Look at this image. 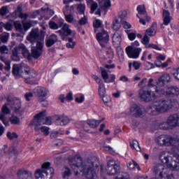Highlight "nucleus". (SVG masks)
Masks as SVG:
<instances>
[{"label": "nucleus", "instance_id": "9d476101", "mask_svg": "<svg viewBox=\"0 0 179 179\" xmlns=\"http://www.w3.org/2000/svg\"><path fill=\"white\" fill-rule=\"evenodd\" d=\"M139 45V42L136 41L131 43V45L126 48V52L129 58H132L133 59L139 58V55H141V52H142V48H138Z\"/></svg>", "mask_w": 179, "mask_h": 179}, {"label": "nucleus", "instance_id": "603ef678", "mask_svg": "<svg viewBox=\"0 0 179 179\" xmlns=\"http://www.w3.org/2000/svg\"><path fill=\"white\" fill-rule=\"evenodd\" d=\"M125 31L128 36L129 40H130L131 41H134V40L136 38V34L129 33V30H126Z\"/></svg>", "mask_w": 179, "mask_h": 179}, {"label": "nucleus", "instance_id": "a211bd4d", "mask_svg": "<svg viewBox=\"0 0 179 179\" xmlns=\"http://www.w3.org/2000/svg\"><path fill=\"white\" fill-rule=\"evenodd\" d=\"M163 24H161V29H164V26H169L173 19L170 15V12L167 10H164L162 13Z\"/></svg>", "mask_w": 179, "mask_h": 179}, {"label": "nucleus", "instance_id": "72a5a7b5", "mask_svg": "<svg viewBox=\"0 0 179 179\" xmlns=\"http://www.w3.org/2000/svg\"><path fill=\"white\" fill-rule=\"evenodd\" d=\"M99 8V5L97 4V3L96 2H93L91 5V13H94V11L95 12V14L96 15H98V16H101V10H100V8Z\"/></svg>", "mask_w": 179, "mask_h": 179}, {"label": "nucleus", "instance_id": "f3484780", "mask_svg": "<svg viewBox=\"0 0 179 179\" xmlns=\"http://www.w3.org/2000/svg\"><path fill=\"white\" fill-rule=\"evenodd\" d=\"M101 76L105 83H113L115 82V75H108V72L104 69H101Z\"/></svg>", "mask_w": 179, "mask_h": 179}, {"label": "nucleus", "instance_id": "b1692460", "mask_svg": "<svg viewBox=\"0 0 179 179\" xmlns=\"http://www.w3.org/2000/svg\"><path fill=\"white\" fill-rule=\"evenodd\" d=\"M17 176L18 178L31 179V172L23 169H20L17 173Z\"/></svg>", "mask_w": 179, "mask_h": 179}, {"label": "nucleus", "instance_id": "39448f33", "mask_svg": "<svg viewBox=\"0 0 179 179\" xmlns=\"http://www.w3.org/2000/svg\"><path fill=\"white\" fill-rule=\"evenodd\" d=\"M46 111L43 110L34 116V119L31 121L29 127H34L36 135L40 133V125H51L52 124V119L51 117L45 116Z\"/></svg>", "mask_w": 179, "mask_h": 179}, {"label": "nucleus", "instance_id": "09e8293b", "mask_svg": "<svg viewBox=\"0 0 179 179\" xmlns=\"http://www.w3.org/2000/svg\"><path fill=\"white\" fill-rule=\"evenodd\" d=\"M0 40L2 43H8V40H9V34L8 33L1 34Z\"/></svg>", "mask_w": 179, "mask_h": 179}, {"label": "nucleus", "instance_id": "052dcab7", "mask_svg": "<svg viewBox=\"0 0 179 179\" xmlns=\"http://www.w3.org/2000/svg\"><path fill=\"white\" fill-rule=\"evenodd\" d=\"M102 100L106 106H108V104H110V103L111 102V98L106 95L104 96H102Z\"/></svg>", "mask_w": 179, "mask_h": 179}, {"label": "nucleus", "instance_id": "5701e85b", "mask_svg": "<svg viewBox=\"0 0 179 179\" xmlns=\"http://www.w3.org/2000/svg\"><path fill=\"white\" fill-rule=\"evenodd\" d=\"M17 48L18 51H21L24 58H30V52L23 43H20Z\"/></svg>", "mask_w": 179, "mask_h": 179}, {"label": "nucleus", "instance_id": "6ab92c4d", "mask_svg": "<svg viewBox=\"0 0 179 179\" xmlns=\"http://www.w3.org/2000/svg\"><path fill=\"white\" fill-rule=\"evenodd\" d=\"M32 57L38 58L43 54V44L41 42H37L36 47L31 49Z\"/></svg>", "mask_w": 179, "mask_h": 179}, {"label": "nucleus", "instance_id": "f03ea898", "mask_svg": "<svg viewBox=\"0 0 179 179\" xmlns=\"http://www.w3.org/2000/svg\"><path fill=\"white\" fill-rule=\"evenodd\" d=\"M69 166L73 170L76 176H79V173H83V176L86 179H99L96 170L99 166L94 165V162L87 159L83 162V159L79 155H76L73 158L69 159Z\"/></svg>", "mask_w": 179, "mask_h": 179}, {"label": "nucleus", "instance_id": "f704fd0d", "mask_svg": "<svg viewBox=\"0 0 179 179\" xmlns=\"http://www.w3.org/2000/svg\"><path fill=\"white\" fill-rule=\"evenodd\" d=\"M71 176H72V171H71V169L68 166H65L62 171V178L64 179H69Z\"/></svg>", "mask_w": 179, "mask_h": 179}, {"label": "nucleus", "instance_id": "a878e982", "mask_svg": "<svg viewBox=\"0 0 179 179\" xmlns=\"http://www.w3.org/2000/svg\"><path fill=\"white\" fill-rule=\"evenodd\" d=\"M168 169L167 168H164V165L158 164L154 167V173H155V174H159V177H162V176H164V170Z\"/></svg>", "mask_w": 179, "mask_h": 179}, {"label": "nucleus", "instance_id": "a18cd8bd", "mask_svg": "<svg viewBox=\"0 0 179 179\" xmlns=\"http://www.w3.org/2000/svg\"><path fill=\"white\" fill-rule=\"evenodd\" d=\"M39 131H41V132H42L45 136H48L50 135V128L45 126L41 127L39 125Z\"/></svg>", "mask_w": 179, "mask_h": 179}, {"label": "nucleus", "instance_id": "8fccbe9b", "mask_svg": "<svg viewBox=\"0 0 179 179\" xmlns=\"http://www.w3.org/2000/svg\"><path fill=\"white\" fill-rule=\"evenodd\" d=\"M14 26L17 31H22V30H23V26L22 25V23H20V22L19 21H15L14 22Z\"/></svg>", "mask_w": 179, "mask_h": 179}, {"label": "nucleus", "instance_id": "bb28decb", "mask_svg": "<svg viewBox=\"0 0 179 179\" xmlns=\"http://www.w3.org/2000/svg\"><path fill=\"white\" fill-rule=\"evenodd\" d=\"M57 33H59L61 36H71L72 31L69 29V24H64L61 30H59Z\"/></svg>", "mask_w": 179, "mask_h": 179}, {"label": "nucleus", "instance_id": "473e14b6", "mask_svg": "<svg viewBox=\"0 0 179 179\" xmlns=\"http://www.w3.org/2000/svg\"><path fill=\"white\" fill-rule=\"evenodd\" d=\"M101 122V120H96L94 119H89L87 121V125L90 126L91 128H97Z\"/></svg>", "mask_w": 179, "mask_h": 179}, {"label": "nucleus", "instance_id": "774afa93", "mask_svg": "<svg viewBox=\"0 0 179 179\" xmlns=\"http://www.w3.org/2000/svg\"><path fill=\"white\" fill-rule=\"evenodd\" d=\"M173 75L178 80H179V67L173 69Z\"/></svg>", "mask_w": 179, "mask_h": 179}, {"label": "nucleus", "instance_id": "3c124183", "mask_svg": "<svg viewBox=\"0 0 179 179\" xmlns=\"http://www.w3.org/2000/svg\"><path fill=\"white\" fill-rule=\"evenodd\" d=\"M148 36V35L145 34L141 41L142 44H143L145 48L149 45V41L150 40V38Z\"/></svg>", "mask_w": 179, "mask_h": 179}, {"label": "nucleus", "instance_id": "0eeeda50", "mask_svg": "<svg viewBox=\"0 0 179 179\" xmlns=\"http://www.w3.org/2000/svg\"><path fill=\"white\" fill-rule=\"evenodd\" d=\"M51 163L45 162L42 164L41 169H38L35 172V178L36 179H47L48 178V174L50 173L52 177L54 174V169L51 168ZM50 171V172H49Z\"/></svg>", "mask_w": 179, "mask_h": 179}, {"label": "nucleus", "instance_id": "de8ad7c7", "mask_svg": "<svg viewBox=\"0 0 179 179\" xmlns=\"http://www.w3.org/2000/svg\"><path fill=\"white\" fill-rule=\"evenodd\" d=\"M69 43H66V47L67 48H75V46L76 45V42L73 41V39L72 38H69L68 39Z\"/></svg>", "mask_w": 179, "mask_h": 179}, {"label": "nucleus", "instance_id": "13d9d810", "mask_svg": "<svg viewBox=\"0 0 179 179\" xmlns=\"http://www.w3.org/2000/svg\"><path fill=\"white\" fill-rule=\"evenodd\" d=\"M9 52V48L6 45L0 46V53L1 54H8Z\"/></svg>", "mask_w": 179, "mask_h": 179}, {"label": "nucleus", "instance_id": "2f4dec72", "mask_svg": "<svg viewBox=\"0 0 179 179\" xmlns=\"http://www.w3.org/2000/svg\"><path fill=\"white\" fill-rule=\"evenodd\" d=\"M38 30L32 29L29 34V36L27 37V40L29 41H33V40H38Z\"/></svg>", "mask_w": 179, "mask_h": 179}, {"label": "nucleus", "instance_id": "e433bc0d", "mask_svg": "<svg viewBox=\"0 0 179 179\" xmlns=\"http://www.w3.org/2000/svg\"><path fill=\"white\" fill-rule=\"evenodd\" d=\"M130 146L131 149L136 150V152H141V146L139 145V143L136 140H133L130 142Z\"/></svg>", "mask_w": 179, "mask_h": 179}, {"label": "nucleus", "instance_id": "0e129e2a", "mask_svg": "<svg viewBox=\"0 0 179 179\" xmlns=\"http://www.w3.org/2000/svg\"><path fill=\"white\" fill-rule=\"evenodd\" d=\"M103 149L106 152H108L110 155H115V151H114L113 148H111L110 146H105V147H103Z\"/></svg>", "mask_w": 179, "mask_h": 179}, {"label": "nucleus", "instance_id": "4be33fe9", "mask_svg": "<svg viewBox=\"0 0 179 179\" xmlns=\"http://www.w3.org/2000/svg\"><path fill=\"white\" fill-rule=\"evenodd\" d=\"M137 12L138 13L137 15H139V16H143V17H145L148 22L150 20V17L148 16V13L146 12V8L145 7V5L138 6Z\"/></svg>", "mask_w": 179, "mask_h": 179}, {"label": "nucleus", "instance_id": "338daca9", "mask_svg": "<svg viewBox=\"0 0 179 179\" xmlns=\"http://www.w3.org/2000/svg\"><path fill=\"white\" fill-rule=\"evenodd\" d=\"M101 24H103V22L100 20H96L94 22V27L95 29H99V27H101Z\"/></svg>", "mask_w": 179, "mask_h": 179}, {"label": "nucleus", "instance_id": "58836bf2", "mask_svg": "<svg viewBox=\"0 0 179 179\" xmlns=\"http://www.w3.org/2000/svg\"><path fill=\"white\" fill-rule=\"evenodd\" d=\"M0 59L3 64H5V69L6 71H10V61H9L8 59L5 58L3 56H0Z\"/></svg>", "mask_w": 179, "mask_h": 179}, {"label": "nucleus", "instance_id": "37998d69", "mask_svg": "<svg viewBox=\"0 0 179 179\" xmlns=\"http://www.w3.org/2000/svg\"><path fill=\"white\" fill-rule=\"evenodd\" d=\"M43 9H44V8H42L41 10H36L34 11L31 15V17H33V19H36V17H37L40 15L42 17H44Z\"/></svg>", "mask_w": 179, "mask_h": 179}, {"label": "nucleus", "instance_id": "a19ab883", "mask_svg": "<svg viewBox=\"0 0 179 179\" xmlns=\"http://www.w3.org/2000/svg\"><path fill=\"white\" fill-rule=\"evenodd\" d=\"M161 178L176 179V176L173 173L169 174V169H164V175L161 173Z\"/></svg>", "mask_w": 179, "mask_h": 179}, {"label": "nucleus", "instance_id": "412c9836", "mask_svg": "<svg viewBox=\"0 0 179 179\" xmlns=\"http://www.w3.org/2000/svg\"><path fill=\"white\" fill-rule=\"evenodd\" d=\"M130 113L131 115L136 117H141V115H143V111H142V108L136 105L130 108Z\"/></svg>", "mask_w": 179, "mask_h": 179}, {"label": "nucleus", "instance_id": "4468645a", "mask_svg": "<svg viewBox=\"0 0 179 179\" xmlns=\"http://www.w3.org/2000/svg\"><path fill=\"white\" fill-rule=\"evenodd\" d=\"M170 82H171V76H170V74L164 73L157 80V87H156V89H164V86H166L167 83H170Z\"/></svg>", "mask_w": 179, "mask_h": 179}, {"label": "nucleus", "instance_id": "e2e57ef3", "mask_svg": "<svg viewBox=\"0 0 179 179\" xmlns=\"http://www.w3.org/2000/svg\"><path fill=\"white\" fill-rule=\"evenodd\" d=\"M85 8L86 7H85V4H80V5H78L77 9H78V11L80 12V13L82 15V14L85 13Z\"/></svg>", "mask_w": 179, "mask_h": 179}, {"label": "nucleus", "instance_id": "c9c22d12", "mask_svg": "<svg viewBox=\"0 0 179 179\" xmlns=\"http://www.w3.org/2000/svg\"><path fill=\"white\" fill-rule=\"evenodd\" d=\"M11 59L13 61H15V62L20 61V57H19V49L17 48V47L15 48L13 50Z\"/></svg>", "mask_w": 179, "mask_h": 179}, {"label": "nucleus", "instance_id": "dca6fc26", "mask_svg": "<svg viewBox=\"0 0 179 179\" xmlns=\"http://www.w3.org/2000/svg\"><path fill=\"white\" fill-rule=\"evenodd\" d=\"M92 79H94L96 83L99 85L98 92L100 97H104L106 96V85H104V83H103V80L99 78V76L96 75H92Z\"/></svg>", "mask_w": 179, "mask_h": 179}, {"label": "nucleus", "instance_id": "f8f14e48", "mask_svg": "<svg viewBox=\"0 0 179 179\" xmlns=\"http://www.w3.org/2000/svg\"><path fill=\"white\" fill-rule=\"evenodd\" d=\"M139 96L140 99L146 103H149V101H153L155 99L157 98L156 93L152 90H141Z\"/></svg>", "mask_w": 179, "mask_h": 179}, {"label": "nucleus", "instance_id": "423d86ee", "mask_svg": "<svg viewBox=\"0 0 179 179\" xmlns=\"http://www.w3.org/2000/svg\"><path fill=\"white\" fill-rule=\"evenodd\" d=\"M158 127L163 131H170L179 127L178 113H173L170 115L166 122H161L158 123Z\"/></svg>", "mask_w": 179, "mask_h": 179}, {"label": "nucleus", "instance_id": "49530a36", "mask_svg": "<svg viewBox=\"0 0 179 179\" xmlns=\"http://www.w3.org/2000/svg\"><path fill=\"white\" fill-rule=\"evenodd\" d=\"M8 13H9V6H4L1 8L0 9L1 16H5L6 15H8Z\"/></svg>", "mask_w": 179, "mask_h": 179}, {"label": "nucleus", "instance_id": "c03bdc74", "mask_svg": "<svg viewBox=\"0 0 179 179\" xmlns=\"http://www.w3.org/2000/svg\"><path fill=\"white\" fill-rule=\"evenodd\" d=\"M10 122L15 125H19L20 124V119L17 116L12 115L10 118Z\"/></svg>", "mask_w": 179, "mask_h": 179}, {"label": "nucleus", "instance_id": "393cba45", "mask_svg": "<svg viewBox=\"0 0 179 179\" xmlns=\"http://www.w3.org/2000/svg\"><path fill=\"white\" fill-rule=\"evenodd\" d=\"M157 31V23L154 22L151 27L145 31L146 35L150 36V37H153L156 36V32Z\"/></svg>", "mask_w": 179, "mask_h": 179}, {"label": "nucleus", "instance_id": "aec40b11", "mask_svg": "<svg viewBox=\"0 0 179 179\" xmlns=\"http://www.w3.org/2000/svg\"><path fill=\"white\" fill-rule=\"evenodd\" d=\"M69 117L65 115H57L56 117V124L60 127H65L69 124Z\"/></svg>", "mask_w": 179, "mask_h": 179}, {"label": "nucleus", "instance_id": "4d7b16f0", "mask_svg": "<svg viewBox=\"0 0 179 179\" xmlns=\"http://www.w3.org/2000/svg\"><path fill=\"white\" fill-rule=\"evenodd\" d=\"M145 48H153L154 50H157V51H162V48H159L157 45L153 43H148Z\"/></svg>", "mask_w": 179, "mask_h": 179}, {"label": "nucleus", "instance_id": "c85d7f7f", "mask_svg": "<svg viewBox=\"0 0 179 179\" xmlns=\"http://www.w3.org/2000/svg\"><path fill=\"white\" fill-rule=\"evenodd\" d=\"M57 41H58V37L57 35L52 34L48 39L46 40V46L52 47V45H54L55 43H57Z\"/></svg>", "mask_w": 179, "mask_h": 179}, {"label": "nucleus", "instance_id": "ea45409f", "mask_svg": "<svg viewBox=\"0 0 179 179\" xmlns=\"http://www.w3.org/2000/svg\"><path fill=\"white\" fill-rule=\"evenodd\" d=\"M128 169H130V170H134V169H137L138 170L141 171V167L139 166V164L136 163L135 161L130 162L127 164Z\"/></svg>", "mask_w": 179, "mask_h": 179}, {"label": "nucleus", "instance_id": "9b49d317", "mask_svg": "<svg viewBox=\"0 0 179 179\" xmlns=\"http://www.w3.org/2000/svg\"><path fill=\"white\" fill-rule=\"evenodd\" d=\"M121 170V166L120 164L114 159H110L107 162V166L106 171L108 176H117Z\"/></svg>", "mask_w": 179, "mask_h": 179}, {"label": "nucleus", "instance_id": "c756f323", "mask_svg": "<svg viewBox=\"0 0 179 179\" xmlns=\"http://www.w3.org/2000/svg\"><path fill=\"white\" fill-rule=\"evenodd\" d=\"M69 8V6H66L64 8H63V13L65 16L66 22L68 23H73L75 19L73 18V15L71 14L66 15V10H68V8Z\"/></svg>", "mask_w": 179, "mask_h": 179}, {"label": "nucleus", "instance_id": "cd10ccee", "mask_svg": "<svg viewBox=\"0 0 179 179\" xmlns=\"http://www.w3.org/2000/svg\"><path fill=\"white\" fill-rule=\"evenodd\" d=\"M113 43L115 47L118 48L120 45H121V34H120L118 32H115L112 38Z\"/></svg>", "mask_w": 179, "mask_h": 179}, {"label": "nucleus", "instance_id": "ddd939ff", "mask_svg": "<svg viewBox=\"0 0 179 179\" xmlns=\"http://www.w3.org/2000/svg\"><path fill=\"white\" fill-rule=\"evenodd\" d=\"M96 40L101 47H106V45L110 41L108 32L102 29L101 31L96 34Z\"/></svg>", "mask_w": 179, "mask_h": 179}, {"label": "nucleus", "instance_id": "6e6552de", "mask_svg": "<svg viewBox=\"0 0 179 179\" xmlns=\"http://www.w3.org/2000/svg\"><path fill=\"white\" fill-rule=\"evenodd\" d=\"M155 93L158 96H169V97H178L179 87L177 86L167 87L164 88H155Z\"/></svg>", "mask_w": 179, "mask_h": 179}, {"label": "nucleus", "instance_id": "4c0bfd02", "mask_svg": "<svg viewBox=\"0 0 179 179\" xmlns=\"http://www.w3.org/2000/svg\"><path fill=\"white\" fill-rule=\"evenodd\" d=\"M142 63L139 62H134L133 63L129 64V71H132V68H134L136 71H138L141 68Z\"/></svg>", "mask_w": 179, "mask_h": 179}, {"label": "nucleus", "instance_id": "2eb2a0df", "mask_svg": "<svg viewBox=\"0 0 179 179\" xmlns=\"http://www.w3.org/2000/svg\"><path fill=\"white\" fill-rule=\"evenodd\" d=\"M34 93L36 94L38 101H43L48 94V90L44 87H36L34 90Z\"/></svg>", "mask_w": 179, "mask_h": 179}, {"label": "nucleus", "instance_id": "7ed1b4c3", "mask_svg": "<svg viewBox=\"0 0 179 179\" xmlns=\"http://www.w3.org/2000/svg\"><path fill=\"white\" fill-rule=\"evenodd\" d=\"M173 108L171 100H159L152 103L145 109V113L149 115H159L167 113Z\"/></svg>", "mask_w": 179, "mask_h": 179}, {"label": "nucleus", "instance_id": "bf43d9fd", "mask_svg": "<svg viewBox=\"0 0 179 179\" xmlns=\"http://www.w3.org/2000/svg\"><path fill=\"white\" fill-rule=\"evenodd\" d=\"M49 26H50V29H52L53 30H57V29H59L58 24H57V22H53V21H50L49 22Z\"/></svg>", "mask_w": 179, "mask_h": 179}, {"label": "nucleus", "instance_id": "69168bd1", "mask_svg": "<svg viewBox=\"0 0 179 179\" xmlns=\"http://www.w3.org/2000/svg\"><path fill=\"white\" fill-rule=\"evenodd\" d=\"M155 86H156V85H155V80L153 78H150L148 82L147 87L152 88L155 87Z\"/></svg>", "mask_w": 179, "mask_h": 179}, {"label": "nucleus", "instance_id": "1a4fd4ad", "mask_svg": "<svg viewBox=\"0 0 179 179\" xmlns=\"http://www.w3.org/2000/svg\"><path fill=\"white\" fill-rule=\"evenodd\" d=\"M8 103H5L1 108L3 114H10V109L8 107V106H11L13 110L17 114L22 108V102H20V100L13 99L12 101H9V99H8Z\"/></svg>", "mask_w": 179, "mask_h": 179}, {"label": "nucleus", "instance_id": "6e6d98bb", "mask_svg": "<svg viewBox=\"0 0 179 179\" xmlns=\"http://www.w3.org/2000/svg\"><path fill=\"white\" fill-rule=\"evenodd\" d=\"M7 138L8 139H10V141H12V139H17V134H16V133H10V131H8L7 133Z\"/></svg>", "mask_w": 179, "mask_h": 179}, {"label": "nucleus", "instance_id": "864d4df0", "mask_svg": "<svg viewBox=\"0 0 179 179\" xmlns=\"http://www.w3.org/2000/svg\"><path fill=\"white\" fill-rule=\"evenodd\" d=\"M64 131H62L61 129L59 130V131H53L51 134H50V138L51 139H55V138H57V136H58V135H64Z\"/></svg>", "mask_w": 179, "mask_h": 179}, {"label": "nucleus", "instance_id": "79ce46f5", "mask_svg": "<svg viewBox=\"0 0 179 179\" xmlns=\"http://www.w3.org/2000/svg\"><path fill=\"white\" fill-rule=\"evenodd\" d=\"M113 30H120L121 29V22L117 18H115L113 22V26H112Z\"/></svg>", "mask_w": 179, "mask_h": 179}, {"label": "nucleus", "instance_id": "5fc2aeb1", "mask_svg": "<svg viewBox=\"0 0 179 179\" xmlns=\"http://www.w3.org/2000/svg\"><path fill=\"white\" fill-rule=\"evenodd\" d=\"M107 57L109 58V59H113L114 58V50L113 48H109L107 50Z\"/></svg>", "mask_w": 179, "mask_h": 179}, {"label": "nucleus", "instance_id": "f257e3e1", "mask_svg": "<svg viewBox=\"0 0 179 179\" xmlns=\"http://www.w3.org/2000/svg\"><path fill=\"white\" fill-rule=\"evenodd\" d=\"M156 143L159 146H172L173 157L167 151H162L159 155V159L163 164L171 170L178 171L179 170V138L170 135H161L156 138Z\"/></svg>", "mask_w": 179, "mask_h": 179}, {"label": "nucleus", "instance_id": "7c9ffc66", "mask_svg": "<svg viewBox=\"0 0 179 179\" xmlns=\"http://www.w3.org/2000/svg\"><path fill=\"white\" fill-rule=\"evenodd\" d=\"M42 12H43V18L45 19V20H48V19H50V17H51V16H53V15H55V12L50 9V8H43Z\"/></svg>", "mask_w": 179, "mask_h": 179}, {"label": "nucleus", "instance_id": "20e7f679", "mask_svg": "<svg viewBox=\"0 0 179 179\" xmlns=\"http://www.w3.org/2000/svg\"><path fill=\"white\" fill-rule=\"evenodd\" d=\"M23 71H24L25 75H27V78L25 79L26 83H28L29 85H36V83H37V81L36 80L37 73L34 69H31L29 67H24L20 64H14L12 73L15 78H22Z\"/></svg>", "mask_w": 179, "mask_h": 179}, {"label": "nucleus", "instance_id": "680f3d73", "mask_svg": "<svg viewBox=\"0 0 179 179\" xmlns=\"http://www.w3.org/2000/svg\"><path fill=\"white\" fill-rule=\"evenodd\" d=\"M144 65H145V68L147 71H150V69H153V68H155V65L148 62H145Z\"/></svg>", "mask_w": 179, "mask_h": 179}]
</instances>
